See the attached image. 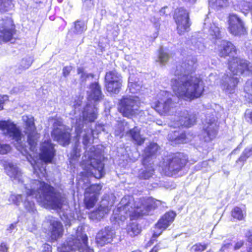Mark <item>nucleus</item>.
<instances>
[{"label": "nucleus", "instance_id": "obj_1", "mask_svg": "<svg viewBox=\"0 0 252 252\" xmlns=\"http://www.w3.org/2000/svg\"><path fill=\"white\" fill-rule=\"evenodd\" d=\"M197 59L188 56L176 63L173 69L176 77L171 79L173 92L180 99L191 101L201 97L204 94L205 85L201 78L191 74L196 70Z\"/></svg>", "mask_w": 252, "mask_h": 252}, {"label": "nucleus", "instance_id": "obj_2", "mask_svg": "<svg viewBox=\"0 0 252 252\" xmlns=\"http://www.w3.org/2000/svg\"><path fill=\"white\" fill-rule=\"evenodd\" d=\"M37 190L29 189L26 192L27 196L35 195L34 197L39 202L50 206L53 209H61L66 201L65 196L56 191L55 188L44 181H39Z\"/></svg>", "mask_w": 252, "mask_h": 252}, {"label": "nucleus", "instance_id": "obj_3", "mask_svg": "<svg viewBox=\"0 0 252 252\" xmlns=\"http://www.w3.org/2000/svg\"><path fill=\"white\" fill-rule=\"evenodd\" d=\"M189 162L188 156L182 152L171 153L163 168L165 174L173 176L182 171Z\"/></svg>", "mask_w": 252, "mask_h": 252}, {"label": "nucleus", "instance_id": "obj_4", "mask_svg": "<svg viewBox=\"0 0 252 252\" xmlns=\"http://www.w3.org/2000/svg\"><path fill=\"white\" fill-rule=\"evenodd\" d=\"M22 121L24 125V133L27 137V143L31 151L35 149L40 134L37 132L36 126L34 123L33 117L24 115L22 117Z\"/></svg>", "mask_w": 252, "mask_h": 252}, {"label": "nucleus", "instance_id": "obj_5", "mask_svg": "<svg viewBox=\"0 0 252 252\" xmlns=\"http://www.w3.org/2000/svg\"><path fill=\"white\" fill-rule=\"evenodd\" d=\"M137 101L133 96L124 95L119 100L118 111L124 117L132 118L137 113L139 109Z\"/></svg>", "mask_w": 252, "mask_h": 252}, {"label": "nucleus", "instance_id": "obj_6", "mask_svg": "<svg viewBox=\"0 0 252 252\" xmlns=\"http://www.w3.org/2000/svg\"><path fill=\"white\" fill-rule=\"evenodd\" d=\"M122 77L116 69L107 71L104 76V87L112 94H118L122 87Z\"/></svg>", "mask_w": 252, "mask_h": 252}, {"label": "nucleus", "instance_id": "obj_7", "mask_svg": "<svg viewBox=\"0 0 252 252\" xmlns=\"http://www.w3.org/2000/svg\"><path fill=\"white\" fill-rule=\"evenodd\" d=\"M84 171L81 172L83 176H93L96 179H100L105 175L104 164L99 159H94L90 164H86L85 161L80 163Z\"/></svg>", "mask_w": 252, "mask_h": 252}, {"label": "nucleus", "instance_id": "obj_8", "mask_svg": "<svg viewBox=\"0 0 252 252\" xmlns=\"http://www.w3.org/2000/svg\"><path fill=\"white\" fill-rule=\"evenodd\" d=\"M173 17L177 25L176 30L179 35H183L189 31L191 23L189 22V14L185 8H176Z\"/></svg>", "mask_w": 252, "mask_h": 252}, {"label": "nucleus", "instance_id": "obj_9", "mask_svg": "<svg viewBox=\"0 0 252 252\" xmlns=\"http://www.w3.org/2000/svg\"><path fill=\"white\" fill-rule=\"evenodd\" d=\"M0 130L5 136L14 140L20 146H22V133L16 125L10 121H0Z\"/></svg>", "mask_w": 252, "mask_h": 252}, {"label": "nucleus", "instance_id": "obj_10", "mask_svg": "<svg viewBox=\"0 0 252 252\" xmlns=\"http://www.w3.org/2000/svg\"><path fill=\"white\" fill-rule=\"evenodd\" d=\"M115 237V230L111 227L106 226L97 232L95 238V243L97 247H102L111 244Z\"/></svg>", "mask_w": 252, "mask_h": 252}, {"label": "nucleus", "instance_id": "obj_11", "mask_svg": "<svg viewBox=\"0 0 252 252\" xmlns=\"http://www.w3.org/2000/svg\"><path fill=\"white\" fill-rule=\"evenodd\" d=\"M228 23V30L232 35L240 36L246 32L243 22L236 14H231L229 15Z\"/></svg>", "mask_w": 252, "mask_h": 252}, {"label": "nucleus", "instance_id": "obj_12", "mask_svg": "<svg viewBox=\"0 0 252 252\" xmlns=\"http://www.w3.org/2000/svg\"><path fill=\"white\" fill-rule=\"evenodd\" d=\"M228 69L234 74H243L250 70L249 62L245 59L233 57L228 62Z\"/></svg>", "mask_w": 252, "mask_h": 252}, {"label": "nucleus", "instance_id": "obj_13", "mask_svg": "<svg viewBox=\"0 0 252 252\" xmlns=\"http://www.w3.org/2000/svg\"><path fill=\"white\" fill-rule=\"evenodd\" d=\"M55 154L54 145L51 140H45L41 143L39 158L42 161L45 163H52Z\"/></svg>", "mask_w": 252, "mask_h": 252}, {"label": "nucleus", "instance_id": "obj_14", "mask_svg": "<svg viewBox=\"0 0 252 252\" xmlns=\"http://www.w3.org/2000/svg\"><path fill=\"white\" fill-rule=\"evenodd\" d=\"M158 200L151 199L146 205L143 206L136 207L130 215V220H136L144 215H147L149 212L158 208Z\"/></svg>", "mask_w": 252, "mask_h": 252}, {"label": "nucleus", "instance_id": "obj_15", "mask_svg": "<svg viewBox=\"0 0 252 252\" xmlns=\"http://www.w3.org/2000/svg\"><path fill=\"white\" fill-rule=\"evenodd\" d=\"M51 134L53 140L60 143L63 146L69 145L71 142V134L66 129L54 127Z\"/></svg>", "mask_w": 252, "mask_h": 252}, {"label": "nucleus", "instance_id": "obj_16", "mask_svg": "<svg viewBox=\"0 0 252 252\" xmlns=\"http://www.w3.org/2000/svg\"><path fill=\"white\" fill-rule=\"evenodd\" d=\"M7 22L10 23L8 27L7 26L0 27V44L2 42L6 43L10 41L16 33V27L13 22L9 20L5 22L4 24L6 25Z\"/></svg>", "mask_w": 252, "mask_h": 252}, {"label": "nucleus", "instance_id": "obj_17", "mask_svg": "<svg viewBox=\"0 0 252 252\" xmlns=\"http://www.w3.org/2000/svg\"><path fill=\"white\" fill-rule=\"evenodd\" d=\"M174 107L175 104L172 99L168 98L165 100L161 98L157 101L154 108L160 115L165 116Z\"/></svg>", "mask_w": 252, "mask_h": 252}, {"label": "nucleus", "instance_id": "obj_18", "mask_svg": "<svg viewBox=\"0 0 252 252\" xmlns=\"http://www.w3.org/2000/svg\"><path fill=\"white\" fill-rule=\"evenodd\" d=\"M237 49L230 41L222 40L219 46V55L222 58H226L237 54Z\"/></svg>", "mask_w": 252, "mask_h": 252}, {"label": "nucleus", "instance_id": "obj_19", "mask_svg": "<svg viewBox=\"0 0 252 252\" xmlns=\"http://www.w3.org/2000/svg\"><path fill=\"white\" fill-rule=\"evenodd\" d=\"M50 238L51 242L57 241L62 238L64 232L63 226L59 220H53L50 222Z\"/></svg>", "mask_w": 252, "mask_h": 252}, {"label": "nucleus", "instance_id": "obj_20", "mask_svg": "<svg viewBox=\"0 0 252 252\" xmlns=\"http://www.w3.org/2000/svg\"><path fill=\"white\" fill-rule=\"evenodd\" d=\"M187 139V133L180 129L170 132L168 134V140L174 144H184Z\"/></svg>", "mask_w": 252, "mask_h": 252}, {"label": "nucleus", "instance_id": "obj_21", "mask_svg": "<svg viewBox=\"0 0 252 252\" xmlns=\"http://www.w3.org/2000/svg\"><path fill=\"white\" fill-rule=\"evenodd\" d=\"M159 149V147L157 143H150L146 148V155L142 160V164L145 168H146L148 162L150 161L149 158L155 156Z\"/></svg>", "mask_w": 252, "mask_h": 252}, {"label": "nucleus", "instance_id": "obj_22", "mask_svg": "<svg viewBox=\"0 0 252 252\" xmlns=\"http://www.w3.org/2000/svg\"><path fill=\"white\" fill-rule=\"evenodd\" d=\"M246 215V209L239 206L234 207L230 212L231 220L232 221H245Z\"/></svg>", "mask_w": 252, "mask_h": 252}, {"label": "nucleus", "instance_id": "obj_23", "mask_svg": "<svg viewBox=\"0 0 252 252\" xmlns=\"http://www.w3.org/2000/svg\"><path fill=\"white\" fill-rule=\"evenodd\" d=\"M63 244H64L70 251H76L77 250L81 251V243L79 238L77 235H71L68 237L65 242Z\"/></svg>", "mask_w": 252, "mask_h": 252}, {"label": "nucleus", "instance_id": "obj_24", "mask_svg": "<svg viewBox=\"0 0 252 252\" xmlns=\"http://www.w3.org/2000/svg\"><path fill=\"white\" fill-rule=\"evenodd\" d=\"M218 126L215 121H210L207 123V126L203 128V131L206 134L210 140L214 139L218 133Z\"/></svg>", "mask_w": 252, "mask_h": 252}, {"label": "nucleus", "instance_id": "obj_25", "mask_svg": "<svg viewBox=\"0 0 252 252\" xmlns=\"http://www.w3.org/2000/svg\"><path fill=\"white\" fill-rule=\"evenodd\" d=\"M127 133L129 134L131 138L134 141L135 144L138 146L142 145L145 140V138L142 137L140 134V131L137 126L129 129Z\"/></svg>", "mask_w": 252, "mask_h": 252}, {"label": "nucleus", "instance_id": "obj_26", "mask_svg": "<svg viewBox=\"0 0 252 252\" xmlns=\"http://www.w3.org/2000/svg\"><path fill=\"white\" fill-rule=\"evenodd\" d=\"M90 88L91 89L90 95L92 98L95 101L100 100L101 98L102 92L99 83L98 82L91 83L90 84Z\"/></svg>", "mask_w": 252, "mask_h": 252}, {"label": "nucleus", "instance_id": "obj_27", "mask_svg": "<svg viewBox=\"0 0 252 252\" xmlns=\"http://www.w3.org/2000/svg\"><path fill=\"white\" fill-rule=\"evenodd\" d=\"M239 82V79L237 77H229L228 80L223 81L221 83V86L224 90L231 91L237 87Z\"/></svg>", "mask_w": 252, "mask_h": 252}, {"label": "nucleus", "instance_id": "obj_28", "mask_svg": "<svg viewBox=\"0 0 252 252\" xmlns=\"http://www.w3.org/2000/svg\"><path fill=\"white\" fill-rule=\"evenodd\" d=\"M153 162H148L145 170L138 175V178L141 180H147L152 177L155 173V169L153 166Z\"/></svg>", "mask_w": 252, "mask_h": 252}, {"label": "nucleus", "instance_id": "obj_29", "mask_svg": "<svg viewBox=\"0 0 252 252\" xmlns=\"http://www.w3.org/2000/svg\"><path fill=\"white\" fill-rule=\"evenodd\" d=\"M142 229L139 224L130 222L127 225V233L131 237L137 236L141 232Z\"/></svg>", "mask_w": 252, "mask_h": 252}, {"label": "nucleus", "instance_id": "obj_30", "mask_svg": "<svg viewBox=\"0 0 252 252\" xmlns=\"http://www.w3.org/2000/svg\"><path fill=\"white\" fill-rule=\"evenodd\" d=\"M102 189V186L99 184H94L89 186L86 188L84 194L85 195H96L98 196L100 194V192Z\"/></svg>", "mask_w": 252, "mask_h": 252}, {"label": "nucleus", "instance_id": "obj_31", "mask_svg": "<svg viewBox=\"0 0 252 252\" xmlns=\"http://www.w3.org/2000/svg\"><path fill=\"white\" fill-rule=\"evenodd\" d=\"M96 195L85 196L83 200V203L85 208L90 210L93 208L98 200Z\"/></svg>", "mask_w": 252, "mask_h": 252}, {"label": "nucleus", "instance_id": "obj_32", "mask_svg": "<svg viewBox=\"0 0 252 252\" xmlns=\"http://www.w3.org/2000/svg\"><path fill=\"white\" fill-rule=\"evenodd\" d=\"M110 209L108 206H102L99 205L96 209L92 211L90 213L91 217L96 218L97 216H103L108 214Z\"/></svg>", "mask_w": 252, "mask_h": 252}, {"label": "nucleus", "instance_id": "obj_33", "mask_svg": "<svg viewBox=\"0 0 252 252\" xmlns=\"http://www.w3.org/2000/svg\"><path fill=\"white\" fill-rule=\"evenodd\" d=\"M97 115L95 111L89 112L85 109L83 112V119L84 121L93 123L97 119Z\"/></svg>", "mask_w": 252, "mask_h": 252}, {"label": "nucleus", "instance_id": "obj_34", "mask_svg": "<svg viewBox=\"0 0 252 252\" xmlns=\"http://www.w3.org/2000/svg\"><path fill=\"white\" fill-rule=\"evenodd\" d=\"M171 224V223H170L168 221L161 217L156 223L155 227L158 229L163 231L166 230L167 228Z\"/></svg>", "mask_w": 252, "mask_h": 252}, {"label": "nucleus", "instance_id": "obj_35", "mask_svg": "<svg viewBox=\"0 0 252 252\" xmlns=\"http://www.w3.org/2000/svg\"><path fill=\"white\" fill-rule=\"evenodd\" d=\"M74 28L76 33H82L87 30L85 23L79 20L74 22Z\"/></svg>", "mask_w": 252, "mask_h": 252}, {"label": "nucleus", "instance_id": "obj_36", "mask_svg": "<svg viewBox=\"0 0 252 252\" xmlns=\"http://www.w3.org/2000/svg\"><path fill=\"white\" fill-rule=\"evenodd\" d=\"M244 91L247 94L245 97H247L250 101L252 103V79L249 80L244 88Z\"/></svg>", "mask_w": 252, "mask_h": 252}, {"label": "nucleus", "instance_id": "obj_37", "mask_svg": "<svg viewBox=\"0 0 252 252\" xmlns=\"http://www.w3.org/2000/svg\"><path fill=\"white\" fill-rule=\"evenodd\" d=\"M207 247V244L198 243L192 245L191 250L192 252H203L206 250Z\"/></svg>", "mask_w": 252, "mask_h": 252}, {"label": "nucleus", "instance_id": "obj_38", "mask_svg": "<svg viewBox=\"0 0 252 252\" xmlns=\"http://www.w3.org/2000/svg\"><path fill=\"white\" fill-rule=\"evenodd\" d=\"M14 0H0V11H7Z\"/></svg>", "mask_w": 252, "mask_h": 252}, {"label": "nucleus", "instance_id": "obj_39", "mask_svg": "<svg viewBox=\"0 0 252 252\" xmlns=\"http://www.w3.org/2000/svg\"><path fill=\"white\" fill-rule=\"evenodd\" d=\"M176 216V213L173 211L170 210L165 212L161 217L163 218L165 220L172 223L174 220Z\"/></svg>", "mask_w": 252, "mask_h": 252}, {"label": "nucleus", "instance_id": "obj_40", "mask_svg": "<svg viewBox=\"0 0 252 252\" xmlns=\"http://www.w3.org/2000/svg\"><path fill=\"white\" fill-rule=\"evenodd\" d=\"M80 157V150L77 146H75L72 151L70 159L72 161L78 160Z\"/></svg>", "mask_w": 252, "mask_h": 252}, {"label": "nucleus", "instance_id": "obj_41", "mask_svg": "<svg viewBox=\"0 0 252 252\" xmlns=\"http://www.w3.org/2000/svg\"><path fill=\"white\" fill-rule=\"evenodd\" d=\"M158 57L161 63L167 62L169 59L168 54L163 50H161L159 52Z\"/></svg>", "mask_w": 252, "mask_h": 252}, {"label": "nucleus", "instance_id": "obj_42", "mask_svg": "<svg viewBox=\"0 0 252 252\" xmlns=\"http://www.w3.org/2000/svg\"><path fill=\"white\" fill-rule=\"evenodd\" d=\"M249 158V156H248L243 151L241 155L236 160V163L240 164L242 166L244 165L245 163L247 161Z\"/></svg>", "mask_w": 252, "mask_h": 252}, {"label": "nucleus", "instance_id": "obj_43", "mask_svg": "<svg viewBox=\"0 0 252 252\" xmlns=\"http://www.w3.org/2000/svg\"><path fill=\"white\" fill-rule=\"evenodd\" d=\"M245 244V241L243 240H240L236 241L233 247L234 251H238L242 248Z\"/></svg>", "mask_w": 252, "mask_h": 252}, {"label": "nucleus", "instance_id": "obj_44", "mask_svg": "<svg viewBox=\"0 0 252 252\" xmlns=\"http://www.w3.org/2000/svg\"><path fill=\"white\" fill-rule=\"evenodd\" d=\"M244 118L247 120V121L251 124L252 125V110L249 111L246 110L244 114Z\"/></svg>", "mask_w": 252, "mask_h": 252}, {"label": "nucleus", "instance_id": "obj_45", "mask_svg": "<svg viewBox=\"0 0 252 252\" xmlns=\"http://www.w3.org/2000/svg\"><path fill=\"white\" fill-rule=\"evenodd\" d=\"M94 75L93 73H86L84 72L80 75V79L81 81L85 82L89 77L94 78Z\"/></svg>", "mask_w": 252, "mask_h": 252}, {"label": "nucleus", "instance_id": "obj_46", "mask_svg": "<svg viewBox=\"0 0 252 252\" xmlns=\"http://www.w3.org/2000/svg\"><path fill=\"white\" fill-rule=\"evenodd\" d=\"M9 246L5 242H1L0 243V252H8Z\"/></svg>", "mask_w": 252, "mask_h": 252}, {"label": "nucleus", "instance_id": "obj_47", "mask_svg": "<svg viewBox=\"0 0 252 252\" xmlns=\"http://www.w3.org/2000/svg\"><path fill=\"white\" fill-rule=\"evenodd\" d=\"M163 248H162L161 246V243L158 242L155 245H154L148 252H158L160 250L162 249Z\"/></svg>", "mask_w": 252, "mask_h": 252}, {"label": "nucleus", "instance_id": "obj_48", "mask_svg": "<svg viewBox=\"0 0 252 252\" xmlns=\"http://www.w3.org/2000/svg\"><path fill=\"white\" fill-rule=\"evenodd\" d=\"M42 250L41 252H52V247L51 245L44 243L42 246Z\"/></svg>", "mask_w": 252, "mask_h": 252}, {"label": "nucleus", "instance_id": "obj_49", "mask_svg": "<svg viewBox=\"0 0 252 252\" xmlns=\"http://www.w3.org/2000/svg\"><path fill=\"white\" fill-rule=\"evenodd\" d=\"M31 62L27 59H23L21 62V66L23 69L28 68L31 65Z\"/></svg>", "mask_w": 252, "mask_h": 252}, {"label": "nucleus", "instance_id": "obj_50", "mask_svg": "<svg viewBox=\"0 0 252 252\" xmlns=\"http://www.w3.org/2000/svg\"><path fill=\"white\" fill-rule=\"evenodd\" d=\"M71 70V68L70 66H66L63 67V73H62L63 76H64L65 77L68 76L70 73Z\"/></svg>", "mask_w": 252, "mask_h": 252}, {"label": "nucleus", "instance_id": "obj_51", "mask_svg": "<svg viewBox=\"0 0 252 252\" xmlns=\"http://www.w3.org/2000/svg\"><path fill=\"white\" fill-rule=\"evenodd\" d=\"M231 246L232 244L231 243L223 244L220 249V251L221 252H225V251L229 249L231 247Z\"/></svg>", "mask_w": 252, "mask_h": 252}, {"label": "nucleus", "instance_id": "obj_52", "mask_svg": "<svg viewBox=\"0 0 252 252\" xmlns=\"http://www.w3.org/2000/svg\"><path fill=\"white\" fill-rule=\"evenodd\" d=\"M81 239H82V241L83 242V243L84 244V246L86 247L84 249H83L82 250V252H83V251L84 250V249H85L86 248H87V247H89L88 246V236L86 234H85V235H82V237H81Z\"/></svg>", "mask_w": 252, "mask_h": 252}, {"label": "nucleus", "instance_id": "obj_53", "mask_svg": "<svg viewBox=\"0 0 252 252\" xmlns=\"http://www.w3.org/2000/svg\"><path fill=\"white\" fill-rule=\"evenodd\" d=\"M246 238L248 242L252 243V229L248 230Z\"/></svg>", "mask_w": 252, "mask_h": 252}, {"label": "nucleus", "instance_id": "obj_54", "mask_svg": "<svg viewBox=\"0 0 252 252\" xmlns=\"http://www.w3.org/2000/svg\"><path fill=\"white\" fill-rule=\"evenodd\" d=\"M195 123V119L194 116L192 118H189L187 123H185V124L188 126L189 127L191 126L194 125Z\"/></svg>", "mask_w": 252, "mask_h": 252}, {"label": "nucleus", "instance_id": "obj_55", "mask_svg": "<svg viewBox=\"0 0 252 252\" xmlns=\"http://www.w3.org/2000/svg\"><path fill=\"white\" fill-rule=\"evenodd\" d=\"M58 252H70L71 251L66 247L64 244H62L58 248Z\"/></svg>", "mask_w": 252, "mask_h": 252}, {"label": "nucleus", "instance_id": "obj_56", "mask_svg": "<svg viewBox=\"0 0 252 252\" xmlns=\"http://www.w3.org/2000/svg\"><path fill=\"white\" fill-rule=\"evenodd\" d=\"M243 152L250 158L252 156V145L250 147L245 148Z\"/></svg>", "mask_w": 252, "mask_h": 252}, {"label": "nucleus", "instance_id": "obj_57", "mask_svg": "<svg viewBox=\"0 0 252 252\" xmlns=\"http://www.w3.org/2000/svg\"><path fill=\"white\" fill-rule=\"evenodd\" d=\"M157 241V240H156L155 238H153L152 237H151V238H150V239L149 240V241H148V242L147 243L146 245V247H150L151 246V245H152L155 242H156Z\"/></svg>", "mask_w": 252, "mask_h": 252}, {"label": "nucleus", "instance_id": "obj_58", "mask_svg": "<svg viewBox=\"0 0 252 252\" xmlns=\"http://www.w3.org/2000/svg\"><path fill=\"white\" fill-rule=\"evenodd\" d=\"M77 72L78 74L81 75L85 72V69L83 67H79L77 68Z\"/></svg>", "mask_w": 252, "mask_h": 252}, {"label": "nucleus", "instance_id": "obj_59", "mask_svg": "<svg viewBox=\"0 0 252 252\" xmlns=\"http://www.w3.org/2000/svg\"><path fill=\"white\" fill-rule=\"evenodd\" d=\"M163 231H162V230L161 231V232L160 233H157V232H154L152 234V237L154 238H155L156 240H157V239L161 234L162 232Z\"/></svg>", "mask_w": 252, "mask_h": 252}, {"label": "nucleus", "instance_id": "obj_60", "mask_svg": "<svg viewBox=\"0 0 252 252\" xmlns=\"http://www.w3.org/2000/svg\"><path fill=\"white\" fill-rule=\"evenodd\" d=\"M53 125L54 127L56 126H63V123L61 121L56 120V121L54 122Z\"/></svg>", "mask_w": 252, "mask_h": 252}, {"label": "nucleus", "instance_id": "obj_61", "mask_svg": "<svg viewBox=\"0 0 252 252\" xmlns=\"http://www.w3.org/2000/svg\"><path fill=\"white\" fill-rule=\"evenodd\" d=\"M4 103V100L1 96H0V110H1L3 108V104Z\"/></svg>", "mask_w": 252, "mask_h": 252}, {"label": "nucleus", "instance_id": "obj_62", "mask_svg": "<svg viewBox=\"0 0 252 252\" xmlns=\"http://www.w3.org/2000/svg\"><path fill=\"white\" fill-rule=\"evenodd\" d=\"M83 252H94V250L93 249H92L90 247H87L84 249Z\"/></svg>", "mask_w": 252, "mask_h": 252}, {"label": "nucleus", "instance_id": "obj_63", "mask_svg": "<svg viewBox=\"0 0 252 252\" xmlns=\"http://www.w3.org/2000/svg\"><path fill=\"white\" fill-rule=\"evenodd\" d=\"M247 248V252H252V243Z\"/></svg>", "mask_w": 252, "mask_h": 252}, {"label": "nucleus", "instance_id": "obj_64", "mask_svg": "<svg viewBox=\"0 0 252 252\" xmlns=\"http://www.w3.org/2000/svg\"><path fill=\"white\" fill-rule=\"evenodd\" d=\"M41 173H42L43 177H46L47 173H46V170L45 168H44L43 169V172H41Z\"/></svg>", "mask_w": 252, "mask_h": 252}]
</instances>
